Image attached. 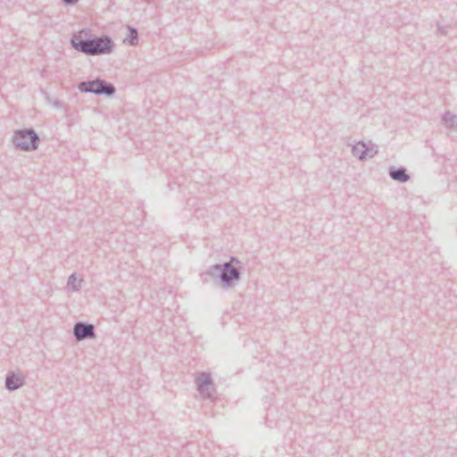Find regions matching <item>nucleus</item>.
I'll return each instance as SVG.
<instances>
[{"mask_svg":"<svg viewBox=\"0 0 457 457\" xmlns=\"http://www.w3.org/2000/svg\"><path fill=\"white\" fill-rule=\"evenodd\" d=\"M71 42L74 49L88 55L110 54L114 46L112 38L108 36L93 38H82L81 36H74Z\"/></svg>","mask_w":457,"mask_h":457,"instance_id":"nucleus-1","label":"nucleus"},{"mask_svg":"<svg viewBox=\"0 0 457 457\" xmlns=\"http://www.w3.org/2000/svg\"><path fill=\"white\" fill-rule=\"evenodd\" d=\"M39 137L33 129H18L14 132L12 142L15 148L22 151H32L37 148Z\"/></svg>","mask_w":457,"mask_h":457,"instance_id":"nucleus-2","label":"nucleus"},{"mask_svg":"<svg viewBox=\"0 0 457 457\" xmlns=\"http://www.w3.org/2000/svg\"><path fill=\"white\" fill-rule=\"evenodd\" d=\"M78 89L83 93H91L96 96H112L116 92L113 84L99 78L80 82L78 85Z\"/></svg>","mask_w":457,"mask_h":457,"instance_id":"nucleus-3","label":"nucleus"},{"mask_svg":"<svg viewBox=\"0 0 457 457\" xmlns=\"http://www.w3.org/2000/svg\"><path fill=\"white\" fill-rule=\"evenodd\" d=\"M378 153V146L376 145H367L363 141L356 143L352 147V154L354 157L361 161L373 157Z\"/></svg>","mask_w":457,"mask_h":457,"instance_id":"nucleus-4","label":"nucleus"},{"mask_svg":"<svg viewBox=\"0 0 457 457\" xmlns=\"http://www.w3.org/2000/svg\"><path fill=\"white\" fill-rule=\"evenodd\" d=\"M76 337L79 340L85 338L87 336H93V326H85L82 324H77L74 328Z\"/></svg>","mask_w":457,"mask_h":457,"instance_id":"nucleus-5","label":"nucleus"},{"mask_svg":"<svg viewBox=\"0 0 457 457\" xmlns=\"http://www.w3.org/2000/svg\"><path fill=\"white\" fill-rule=\"evenodd\" d=\"M442 121L446 128L453 129L457 128V115L452 113L451 112H445L442 115Z\"/></svg>","mask_w":457,"mask_h":457,"instance_id":"nucleus-6","label":"nucleus"},{"mask_svg":"<svg viewBox=\"0 0 457 457\" xmlns=\"http://www.w3.org/2000/svg\"><path fill=\"white\" fill-rule=\"evenodd\" d=\"M129 33L127 37L124 39V43H127L129 46H134L138 43V32L137 29L134 27L128 26Z\"/></svg>","mask_w":457,"mask_h":457,"instance_id":"nucleus-7","label":"nucleus"},{"mask_svg":"<svg viewBox=\"0 0 457 457\" xmlns=\"http://www.w3.org/2000/svg\"><path fill=\"white\" fill-rule=\"evenodd\" d=\"M238 277V273L235 268H233L229 264H226L225 270L222 274V279L225 281H229L232 279H236Z\"/></svg>","mask_w":457,"mask_h":457,"instance_id":"nucleus-8","label":"nucleus"},{"mask_svg":"<svg viewBox=\"0 0 457 457\" xmlns=\"http://www.w3.org/2000/svg\"><path fill=\"white\" fill-rule=\"evenodd\" d=\"M22 384V378L20 376L12 375L6 379V386L9 389H16Z\"/></svg>","mask_w":457,"mask_h":457,"instance_id":"nucleus-9","label":"nucleus"},{"mask_svg":"<svg viewBox=\"0 0 457 457\" xmlns=\"http://www.w3.org/2000/svg\"><path fill=\"white\" fill-rule=\"evenodd\" d=\"M392 178L395 180L404 182L408 180L409 176L407 173H390Z\"/></svg>","mask_w":457,"mask_h":457,"instance_id":"nucleus-10","label":"nucleus"},{"mask_svg":"<svg viewBox=\"0 0 457 457\" xmlns=\"http://www.w3.org/2000/svg\"><path fill=\"white\" fill-rule=\"evenodd\" d=\"M387 171H399V172H402V171H407V170H406V168H404L403 166H400V167L390 166L388 168Z\"/></svg>","mask_w":457,"mask_h":457,"instance_id":"nucleus-11","label":"nucleus"},{"mask_svg":"<svg viewBox=\"0 0 457 457\" xmlns=\"http://www.w3.org/2000/svg\"><path fill=\"white\" fill-rule=\"evenodd\" d=\"M63 4L66 5H72L76 4L79 0H62Z\"/></svg>","mask_w":457,"mask_h":457,"instance_id":"nucleus-12","label":"nucleus"},{"mask_svg":"<svg viewBox=\"0 0 457 457\" xmlns=\"http://www.w3.org/2000/svg\"><path fill=\"white\" fill-rule=\"evenodd\" d=\"M53 105L55 107V108H62V103L59 100H55L54 103H53Z\"/></svg>","mask_w":457,"mask_h":457,"instance_id":"nucleus-13","label":"nucleus"},{"mask_svg":"<svg viewBox=\"0 0 457 457\" xmlns=\"http://www.w3.org/2000/svg\"><path fill=\"white\" fill-rule=\"evenodd\" d=\"M75 279H76V278H75V277H74V276H71V277L70 278L69 283H70V284L73 283V282L75 281Z\"/></svg>","mask_w":457,"mask_h":457,"instance_id":"nucleus-14","label":"nucleus"},{"mask_svg":"<svg viewBox=\"0 0 457 457\" xmlns=\"http://www.w3.org/2000/svg\"><path fill=\"white\" fill-rule=\"evenodd\" d=\"M204 382H205V383H208V382H209L208 378H206V379H205V381H204Z\"/></svg>","mask_w":457,"mask_h":457,"instance_id":"nucleus-15","label":"nucleus"}]
</instances>
